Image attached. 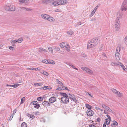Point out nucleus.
Instances as JSON below:
<instances>
[{
    "instance_id": "f257e3e1",
    "label": "nucleus",
    "mask_w": 127,
    "mask_h": 127,
    "mask_svg": "<svg viewBox=\"0 0 127 127\" xmlns=\"http://www.w3.org/2000/svg\"><path fill=\"white\" fill-rule=\"evenodd\" d=\"M61 94L62 96L61 100L62 102L65 103H68L69 101L68 95L65 93H61Z\"/></svg>"
},
{
    "instance_id": "f03ea898",
    "label": "nucleus",
    "mask_w": 127,
    "mask_h": 127,
    "mask_svg": "<svg viewBox=\"0 0 127 127\" xmlns=\"http://www.w3.org/2000/svg\"><path fill=\"white\" fill-rule=\"evenodd\" d=\"M120 27V21L119 19H116L115 22V27L116 31H118Z\"/></svg>"
},
{
    "instance_id": "7ed1b4c3",
    "label": "nucleus",
    "mask_w": 127,
    "mask_h": 127,
    "mask_svg": "<svg viewBox=\"0 0 127 127\" xmlns=\"http://www.w3.org/2000/svg\"><path fill=\"white\" fill-rule=\"evenodd\" d=\"M81 68L85 72L90 75H93V72L90 68L86 67H82Z\"/></svg>"
},
{
    "instance_id": "20e7f679",
    "label": "nucleus",
    "mask_w": 127,
    "mask_h": 127,
    "mask_svg": "<svg viewBox=\"0 0 127 127\" xmlns=\"http://www.w3.org/2000/svg\"><path fill=\"white\" fill-rule=\"evenodd\" d=\"M121 9L122 11H125L127 10V0H125L122 3Z\"/></svg>"
},
{
    "instance_id": "39448f33",
    "label": "nucleus",
    "mask_w": 127,
    "mask_h": 127,
    "mask_svg": "<svg viewBox=\"0 0 127 127\" xmlns=\"http://www.w3.org/2000/svg\"><path fill=\"white\" fill-rule=\"evenodd\" d=\"M99 38V37H97L96 38H94L91 39L90 41L92 43L94 47L96 46L98 44Z\"/></svg>"
},
{
    "instance_id": "423d86ee",
    "label": "nucleus",
    "mask_w": 127,
    "mask_h": 127,
    "mask_svg": "<svg viewBox=\"0 0 127 127\" xmlns=\"http://www.w3.org/2000/svg\"><path fill=\"white\" fill-rule=\"evenodd\" d=\"M49 3L54 6L59 5V0H49Z\"/></svg>"
},
{
    "instance_id": "0eeeda50",
    "label": "nucleus",
    "mask_w": 127,
    "mask_h": 127,
    "mask_svg": "<svg viewBox=\"0 0 127 127\" xmlns=\"http://www.w3.org/2000/svg\"><path fill=\"white\" fill-rule=\"evenodd\" d=\"M69 97L71 100H73V101L76 103L77 101V98L73 94H68Z\"/></svg>"
},
{
    "instance_id": "6e6552de",
    "label": "nucleus",
    "mask_w": 127,
    "mask_h": 127,
    "mask_svg": "<svg viewBox=\"0 0 127 127\" xmlns=\"http://www.w3.org/2000/svg\"><path fill=\"white\" fill-rule=\"evenodd\" d=\"M102 108L105 109L107 111L111 112H112V110L110 108L105 105L104 104L102 103L100 104Z\"/></svg>"
},
{
    "instance_id": "1a4fd4ad",
    "label": "nucleus",
    "mask_w": 127,
    "mask_h": 127,
    "mask_svg": "<svg viewBox=\"0 0 127 127\" xmlns=\"http://www.w3.org/2000/svg\"><path fill=\"white\" fill-rule=\"evenodd\" d=\"M87 47V48L88 49H89L90 48H92L95 47L90 41H88Z\"/></svg>"
},
{
    "instance_id": "9d476101",
    "label": "nucleus",
    "mask_w": 127,
    "mask_h": 127,
    "mask_svg": "<svg viewBox=\"0 0 127 127\" xmlns=\"http://www.w3.org/2000/svg\"><path fill=\"white\" fill-rule=\"evenodd\" d=\"M47 20L51 22H54L55 21L54 18L50 16L49 15L48 16Z\"/></svg>"
},
{
    "instance_id": "9b49d317",
    "label": "nucleus",
    "mask_w": 127,
    "mask_h": 127,
    "mask_svg": "<svg viewBox=\"0 0 127 127\" xmlns=\"http://www.w3.org/2000/svg\"><path fill=\"white\" fill-rule=\"evenodd\" d=\"M94 112L93 111L91 110H88L87 112V115L89 116H93L94 114Z\"/></svg>"
},
{
    "instance_id": "f8f14e48",
    "label": "nucleus",
    "mask_w": 127,
    "mask_h": 127,
    "mask_svg": "<svg viewBox=\"0 0 127 127\" xmlns=\"http://www.w3.org/2000/svg\"><path fill=\"white\" fill-rule=\"evenodd\" d=\"M20 9L22 10L26 11H31L32 10V9L30 8H28L23 7H20Z\"/></svg>"
},
{
    "instance_id": "ddd939ff",
    "label": "nucleus",
    "mask_w": 127,
    "mask_h": 127,
    "mask_svg": "<svg viewBox=\"0 0 127 127\" xmlns=\"http://www.w3.org/2000/svg\"><path fill=\"white\" fill-rule=\"evenodd\" d=\"M121 56L119 53L116 52V53L115 56V59L117 60H120Z\"/></svg>"
},
{
    "instance_id": "4468645a",
    "label": "nucleus",
    "mask_w": 127,
    "mask_h": 127,
    "mask_svg": "<svg viewBox=\"0 0 127 127\" xmlns=\"http://www.w3.org/2000/svg\"><path fill=\"white\" fill-rule=\"evenodd\" d=\"M100 4H99L91 12V16H92L93 15L95 14V12L97 10V9L98 8V7L100 5Z\"/></svg>"
},
{
    "instance_id": "2eb2a0df",
    "label": "nucleus",
    "mask_w": 127,
    "mask_h": 127,
    "mask_svg": "<svg viewBox=\"0 0 127 127\" xmlns=\"http://www.w3.org/2000/svg\"><path fill=\"white\" fill-rule=\"evenodd\" d=\"M67 1L66 0H59V5L65 4L67 3Z\"/></svg>"
},
{
    "instance_id": "dca6fc26",
    "label": "nucleus",
    "mask_w": 127,
    "mask_h": 127,
    "mask_svg": "<svg viewBox=\"0 0 127 127\" xmlns=\"http://www.w3.org/2000/svg\"><path fill=\"white\" fill-rule=\"evenodd\" d=\"M56 100V98L54 97H52L49 99V101L51 103H53L55 102Z\"/></svg>"
},
{
    "instance_id": "f3484780",
    "label": "nucleus",
    "mask_w": 127,
    "mask_h": 127,
    "mask_svg": "<svg viewBox=\"0 0 127 127\" xmlns=\"http://www.w3.org/2000/svg\"><path fill=\"white\" fill-rule=\"evenodd\" d=\"M19 2L23 3H25L27 4L29 3V0H18Z\"/></svg>"
},
{
    "instance_id": "a211bd4d",
    "label": "nucleus",
    "mask_w": 127,
    "mask_h": 127,
    "mask_svg": "<svg viewBox=\"0 0 127 127\" xmlns=\"http://www.w3.org/2000/svg\"><path fill=\"white\" fill-rule=\"evenodd\" d=\"M48 15L45 14H42L41 15V18L43 19L47 20Z\"/></svg>"
},
{
    "instance_id": "6ab92c4d",
    "label": "nucleus",
    "mask_w": 127,
    "mask_h": 127,
    "mask_svg": "<svg viewBox=\"0 0 127 127\" xmlns=\"http://www.w3.org/2000/svg\"><path fill=\"white\" fill-rule=\"evenodd\" d=\"M121 45L120 44L118 45L117 47L116 51L117 52L119 53L121 50Z\"/></svg>"
},
{
    "instance_id": "aec40b11",
    "label": "nucleus",
    "mask_w": 127,
    "mask_h": 127,
    "mask_svg": "<svg viewBox=\"0 0 127 127\" xmlns=\"http://www.w3.org/2000/svg\"><path fill=\"white\" fill-rule=\"evenodd\" d=\"M119 65L121 66L122 67L123 70L125 71H126V69L124 65H123L122 63L120 62H119Z\"/></svg>"
},
{
    "instance_id": "412c9836",
    "label": "nucleus",
    "mask_w": 127,
    "mask_h": 127,
    "mask_svg": "<svg viewBox=\"0 0 127 127\" xmlns=\"http://www.w3.org/2000/svg\"><path fill=\"white\" fill-rule=\"evenodd\" d=\"M113 123L112 124L111 126L112 127H116L118 125L117 122L115 121H113Z\"/></svg>"
},
{
    "instance_id": "4be33fe9",
    "label": "nucleus",
    "mask_w": 127,
    "mask_h": 127,
    "mask_svg": "<svg viewBox=\"0 0 127 127\" xmlns=\"http://www.w3.org/2000/svg\"><path fill=\"white\" fill-rule=\"evenodd\" d=\"M118 62L117 63H116L115 62H112L111 63V65L112 66H118L119 65V62Z\"/></svg>"
},
{
    "instance_id": "5701e85b",
    "label": "nucleus",
    "mask_w": 127,
    "mask_h": 127,
    "mask_svg": "<svg viewBox=\"0 0 127 127\" xmlns=\"http://www.w3.org/2000/svg\"><path fill=\"white\" fill-rule=\"evenodd\" d=\"M122 15L123 14L121 13L120 12H118L117 14V19H118L119 20V19L122 17Z\"/></svg>"
},
{
    "instance_id": "b1692460",
    "label": "nucleus",
    "mask_w": 127,
    "mask_h": 127,
    "mask_svg": "<svg viewBox=\"0 0 127 127\" xmlns=\"http://www.w3.org/2000/svg\"><path fill=\"white\" fill-rule=\"evenodd\" d=\"M10 5L11 4H10L6 5L4 7L5 9L6 10L10 11Z\"/></svg>"
},
{
    "instance_id": "393cba45",
    "label": "nucleus",
    "mask_w": 127,
    "mask_h": 127,
    "mask_svg": "<svg viewBox=\"0 0 127 127\" xmlns=\"http://www.w3.org/2000/svg\"><path fill=\"white\" fill-rule=\"evenodd\" d=\"M10 11H13L15 10V7L14 5L11 4L10 5Z\"/></svg>"
},
{
    "instance_id": "a878e982",
    "label": "nucleus",
    "mask_w": 127,
    "mask_h": 127,
    "mask_svg": "<svg viewBox=\"0 0 127 127\" xmlns=\"http://www.w3.org/2000/svg\"><path fill=\"white\" fill-rule=\"evenodd\" d=\"M85 106L86 107L90 110H91L92 108V106L88 104H85Z\"/></svg>"
},
{
    "instance_id": "bb28decb",
    "label": "nucleus",
    "mask_w": 127,
    "mask_h": 127,
    "mask_svg": "<svg viewBox=\"0 0 127 127\" xmlns=\"http://www.w3.org/2000/svg\"><path fill=\"white\" fill-rule=\"evenodd\" d=\"M43 90H46V89H48V90H51L52 89L51 88L49 87L48 86H45L44 87H42L41 88Z\"/></svg>"
},
{
    "instance_id": "cd10ccee",
    "label": "nucleus",
    "mask_w": 127,
    "mask_h": 127,
    "mask_svg": "<svg viewBox=\"0 0 127 127\" xmlns=\"http://www.w3.org/2000/svg\"><path fill=\"white\" fill-rule=\"evenodd\" d=\"M55 62L54 61L52 60H49L48 64H55Z\"/></svg>"
},
{
    "instance_id": "c85d7f7f",
    "label": "nucleus",
    "mask_w": 127,
    "mask_h": 127,
    "mask_svg": "<svg viewBox=\"0 0 127 127\" xmlns=\"http://www.w3.org/2000/svg\"><path fill=\"white\" fill-rule=\"evenodd\" d=\"M41 73L46 76H48L49 75V73L48 72L44 71H41Z\"/></svg>"
},
{
    "instance_id": "c756f323",
    "label": "nucleus",
    "mask_w": 127,
    "mask_h": 127,
    "mask_svg": "<svg viewBox=\"0 0 127 127\" xmlns=\"http://www.w3.org/2000/svg\"><path fill=\"white\" fill-rule=\"evenodd\" d=\"M27 124L25 122H24L21 125V127H27Z\"/></svg>"
},
{
    "instance_id": "7c9ffc66",
    "label": "nucleus",
    "mask_w": 127,
    "mask_h": 127,
    "mask_svg": "<svg viewBox=\"0 0 127 127\" xmlns=\"http://www.w3.org/2000/svg\"><path fill=\"white\" fill-rule=\"evenodd\" d=\"M27 116L28 117H30V118H32V119L34 118L35 117L34 115H32V114H28V113L27 114Z\"/></svg>"
},
{
    "instance_id": "2f4dec72",
    "label": "nucleus",
    "mask_w": 127,
    "mask_h": 127,
    "mask_svg": "<svg viewBox=\"0 0 127 127\" xmlns=\"http://www.w3.org/2000/svg\"><path fill=\"white\" fill-rule=\"evenodd\" d=\"M106 121L105 122V123L107 125H108L110 123V120H109L108 119H106Z\"/></svg>"
},
{
    "instance_id": "473e14b6",
    "label": "nucleus",
    "mask_w": 127,
    "mask_h": 127,
    "mask_svg": "<svg viewBox=\"0 0 127 127\" xmlns=\"http://www.w3.org/2000/svg\"><path fill=\"white\" fill-rule=\"evenodd\" d=\"M23 39L21 37L17 40V42L18 43H21L23 40Z\"/></svg>"
},
{
    "instance_id": "72a5a7b5",
    "label": "nucleus",
    "mask_w": 127,
    "mask_h": 127,
    "mask_svg": "<svg viewBox=\"0 0 127 127\" xmlns=\"http://www.w3.org/2000/svg\"><path fill=\"white\" fill-rule=\"evenodd\" d=\"M67 32L68 34L70 35H72L73 33V32L72 31H70Z\"/></svg>"
},
{
    "instance_id": "f704fd0d",
    "label": "nucleus",
    "mask_w": 127,
    "mask_h": 127,
    "mask_svg": "<svg viewBox=\"0 0 127 127\" xmlns=\"http://www.w3.org/2000/svg\"><path fill=\"white\" fill-rule=\"evenodd\" d=\"M60 46L62 48H63L64 46H65L64 43L62 42L60 44Z\"/></svg>"
},
{
    "instance_id": "c9c22d12",
    "label": "nucleus",
    "mask_w": 127,
    "mask_h": 127,
    "mask_svg": "<svg viewBox=\"0 0 127 127\" xmlns=\"http://www.w3.org/2000/svg\"><path fill=\"white\" fill-rule=\"evenodd\" d=\"M20 85V84H14L13 85H11V86H10V87H13L14 88H17L18 86H19Z\"/></svg>"
},
{
    "instance_id": "e433bc0d",
    "label": "nucleus",
    "mask_w": 127,
    "mask_h": 127,
    "mask_svg": "<svg viewBox=\"0 0 127 127\" xmlns=\"http://www.w3.org/2000/svg\"><path fill=\"white\" fill-rule=\"evenodd\" d=\"M42 62L43 63H45L46 64H48V62H49V60H43L42 61Z\"/></svg>"
},
{
    "instance_id": "4c0bfd02",
    "label": "nucleus",
    "mask_w": 127,
    "mask_h": 127,
    "mask_svg": "<svg viewBox=\"0 0 127 127\" xmlns=\"http://www.w3.org/2000/svg\"><path fill=\"white\" fill-rule=\"evenodd\" d=\"M116 94L118 95V96L119 97H121L122 96V94L120 92L117 91Z\"/></svg>"
},
{
    "instance_id": "58836bf2",
    "label": "nucleus",
    "mask_w": 127,
    "mask_h": 127,
    "mask_svg": "<svg viewBox=\"0 0 127 127\" xmlns=\"http://www.w3.org/2000/svg\"><path fill=\"white\" fill-rule=\"evenodd\" d=\"M49 0H42V2L43 3H49Z\"/></svg>"
},
{
    "instance_id": "ea45409f",
    "label": "nucleus",
    "mask_w": 127,
    "mask_h": 127,
    "mask_svg": "<svg viewBox=\"0 0 127 127\" xmlns=\"http://www.w3.org/2000/svg\"><path fill=\"white\" fill-rule=\"evenodd\" d=\"M57 83L58 84H59L61 85L62 86L63 85V83L61 82V81H60L58 79H57Z\"/></svg>"
},
{
    "instance_id": "a19ab883",
    "label": "nucleus",
    "mask_w": 127,
    "mask_h": 127,
    "mask_svg": "<svg viewBox=\"0 0 127 127\" xmlns=\"http://www.w3.org/2000/svg\"><path fill=\"white\" fill-rule=\"evenodd\" d=\"M34 85L35 86H41L42 85V84L41 83H35L34 84Z\"/></svg>"
},
{
    "instance_id": "79ce46f5",
    "label": "nucleus",
    "mask_w": 127,
    "mask_h": 127,
    "mask_svg": "<svg viewBox=\"0 0 127 127\" xmlns=\"http://www.w3.org/2000/svg\"><path fill=\"white\" fill-rule=\"evenodd\" d=\"M54 49L56 51H58L60 50V48L58 47H55L54 48Z\"/></svg>"
},
{
    "instance_id": "37998d69",
    "label": "nucleus",
    "mask_w": 127,
    "mask_h": 127,
    "mask_svg": "<svg viewBox=\"0 0 127 127\" xmlns=\"http://www.w3.org/2000/svg\"><path fill=\"white\" fill-rule=\"evenodd\" d=\"M48 50L50 52H51V53H53V50L51 47H49L48 48Z\"/></svg>"
},
{
    "instance_id": "c03bdc74",
    "label": "nucleus",
    "mask_w": 127,
    "mask_h": 127,
    "mask_svg": "<svg viewBox=\"0 0 127 127\" xmlns=\"http://www.w3.org/2000/svg\"><path fill=\"white\" fill-rule=\"evenodd\" d=\"M40 107V105L39 104H37L35 105L34 107L37 109L38 108Z\"/></svg>"
},
{
    "instance_id": "a18cd8bd",
    "label": "nucleus",
    "mask_w": 127,
    "mask_h": 127,
    "mask_svg": "<svg viewBox=\"0 0 127 127\" xmlns=\"http://www.w3.org/2000/svg\"><path fill=\"white\" fill-rule=\"evenodd\" d=\"M25 97H24L22 98L20 104H22L25 101Z\"/></svg>"
},
{
    "instance_id": "49530a36",
    "label": "nucleus",
    "mask_w": 127,
    "mask_h": 127,
    "mask_svg": "<svg viewBox=\"0 0 127 127\" xmlns=\"http://www.w3.org/2000/svg\"><path fill=\"white\" fill-rule=\"evenodd\" d=\"M112 90L113 93L116 94L117 93L118 91L116 89H115L113 88L112 89Z\"/></svg>"
},
{
    "instance_id": "de8ad7c7",
    "label": "nucleus",
    "mask_w": 127,
    "mask_h": 127,
    "mask_svg": "<svg viewBox=\"0 0 127 127\" xmlns=\"http://www.w3.org/2000/svg\"><path fill=\"white\" fill-rule=\"evenodd\" d=\"M65 47L66 48V50L67 51H69V46L68 45H67L66 46L65 45Z\"/></svg>"
},
{
    "instance_id": "09e8293b",
    "label": "nucleus",
    "mask_w": 127,
    "mask_h": 127,
    "mask_svg": "<svg viewBox=\"0 0 127 127\" xmlns=\"http://www.w3.org/2000/svg\"><path fill=\"white\" fill-rule=\"evenodd\" d=\"M37 102L36 101H33L31 103V104H33L35 105L37 104Z\"/></svg>"
},
{
    "instance_id": "8fccbe9b",
    "label": "nucleus",
    "mask_w": 127,
    "mask_h": 127,
    "mask_svg": "<svg viewBox=\"0 0 127 127\" xmlns=\"http://www.w3.org/2000/svg\"><path fill=\"white\" fill-rule=\"evenodd\" d=\"M62 90H68V89L67 88L64 86H62Z\"/></svg>"
},
{
    "instance_id": "3c124183",
    "label": "nucleus",
    "mask_w": 127,
    "mask_h": 127,
    "mask_svg": "<svg viewBox=\"0 0 127 127\" xmlns=\"http://www.w3.org/2000/svg\"><path fill=\"white\" fill-rule=\"evenodd\" d=\"M10 42L11 43H13V44L15 43H16L17 42V40H11L10 41Z\"/></svg>"
},
{
    "instance_id": "603ef678",
    "label": "nucleus",
    "mask_w": 127,
    "mask_h": 127,
    "mask_svg": "<svg viewBox=\"0 0 127 127\" xmlns=\"http://www.w3.org/2000/svg\"><path fill=\"white\" fill-rule=\"evenodd\" d=\"M45 104L46 106H49L50 105V103L48 101H45Z\"/></svg>"
},
{
    "instance_id": "864d4df0",
    "label": "nucleus",
    "mask_w": 127,
    "mask_h": 127,
    "mask_svg": "<svg viewBox=\"0 0 127 127\" xmlns=\"http://www.w3.org/2000/svg\"><path fill=\"white\" fill-rule=\"evenodd\" d=\"M42 98L41 97H39L37 98V100L39 101H41L42 100Z\"/></svg>"
},
{
    "instance_id": "5fc2aeb1",
    "label": "nucleus",
    "mask_w": 127,
    "mask_h": 127,
    "mask_svg": "<svg viewBox=\"0 0 127 127\" xmlns=\"http://www.w3.org/2000/svg\"><path fill=\"white\" fill-rule=\"evenodd\" d=\"M43 49L42 48H40L39 49V51L40 52H43Z\"/></svg>"
},
{
    "instance_id": "6e6d98bb",
    "label": "nucleus",
    "mask_w": 127,
    "mask_h": 127,
    "mask_svg": "<svg viewBox=\"0 0 127 127\" xmlns=\"http://www.w3.org/2000/svg\"><path fill=\"white\" fill-rule=\"evenodd\" d=\"M9 49L11 50H14V48L13 47L10 46L9 47Z\"/></svg>"
},
{
    "instance_id": "4d7b16f0",
    "label": "nucleus",
    "mask_w": 127,
    "mask_h": 127,
    "mask_svg": "<svg viewBox=\"0 0 127 127\" xmlns=\"http://www.w3.org/2000/svg\"><path fill=\"white\" fill-rule=\"evenodd\" d=\"M16 111L17 110L16 109L14 110L13 111V113L12 114V115H14V114L16 113Z\"/></svg>"
},
{
    "instance_id": "13d9d810",
    "label": "nucleus",
    "mask_w": 127,
    "mask_h": 127,
    "mask_svg": "<svg viewBox=\"0 0 127 127\" xmlns=\"http://www.w3.org/2000/svg\"><path fill=\"white\" fill-rule=\"evenodd\" d=\"M35 68L32 67L31 68H28L27 69L28 70H35Z\"/></svg>"
},
{
    "instance_id": "bf43d9fd",
    "label": "nucleus",
    "mask_w": 127,
    "mask_h": 127,
    "mask_svg": "<svg viewBox=\"0 0 127 127\" xmlns=\"http://www.w3.org/2000/svg\"><path fill=\"white\" fill-rule=\"evenodd\" d=\"M35 71H40V68L38 67L37 68H35Z\"/></svg>"
},
{
    "instance_id": "052dcab7",
    "label": "nucleus",
    "mask_w": 127,
    "mask_h": 127,
    "mask_svg": "<svg viewBox=\"0 0 127 127\" xmlns=\"http://www.w3.org/2000/svg\"><path fill=\"white\" fill-rule=\"evenodd\" d=\"M81 25V22H79L78 23H77L75 25V26L76 27H77L78 26L80 25Z\"/></svg>"
},
{
    "instance_id": "680f3d73",
    "label": "nucleus",
    "mask_w": 127,
    "mask_h": 127,
    "mask_svg": "<svg viewBox=\"0 0 127 127\" xmlns=\"http://www.w3.org/2000/svg\"><path fill=\"white\" fill-rule=\"evenodd\" d=\"M106 116L108 118L107 119H109V120H111V118L109 115L107 114L106 115Z\"/></svg>"
},
{
    "instance_id": "e2e57ef3",
    "label": "nucleus",
    "mask_w": 127,
    "mask_h": 127,
    "mask_svg": "<svg viewBox=\"0 0 127 127\" xmlns=\"http://www.w3.org/2000/svg\"><path fill=\"white\" fill-rule=\"evenodd\" d=\"M86 94L87 95H90L91 97H92V95L89 94V93L88 92H86Z\"/></svg>"
},
{
    "instance_id": "0e129e2a",
    "label": "nucleus",
    "mask_w": 127,
    "mask_h": 127,
    "mask_svg": "<svg viewBox=\"0 0 127 127\" xmlns=\"http://www.w3.org/2000/svg\"><path fill=\"white\" fill-rule=\"evenodd\" d=\"M14 115H12H12L9 118V120L11 121L12 119V118Z\"/></svg>"
},
{
    "instance_id": "69168bd1",
    "label": "nucleus",
    "mask_w": 127,
    "mask_h": 127,
    "mask_svg": "<svg viewBox=\"0 0 127 127\" xmlns=\"http://www.w3.org/2000/svg\"><path fill=\"white\" fill-rule=\"evenodd\" d=\"M71 67L74 69H76V70H78V69L76 68V67H75L73 65H71Z\"/></svg>"
},
{
    "instance_id": "338daca9",
    "label": "nucleus",
    "mask_w": 127,
    "mask_h": 127,
    "mask_svg": "<svg viewBox=\"0 0 127 127\" xmlns=\"http://www.w3.org/2000/svg\"><path fill=\"white\" fill-rule=\"evenodd\" d=\"M57 90L60 91L62 90V89L61 87H58L57 88Z\"/></svg>"
},
{
    "instance_id": "774afa93",
    "label": "nucleus",
    "mask_w": 127,
    "mask_h": 127,
    "mask_svg": "<svg viewBox=\"0 0 127 127\" xmlns=\"http://www.w3.org/2000/svg\"><path fill=\"white\" fill-rule=\"evenodd\" d=\"M89 127H96L94 125H91L89 126Z\"/></svg>"
}]
</instances>
